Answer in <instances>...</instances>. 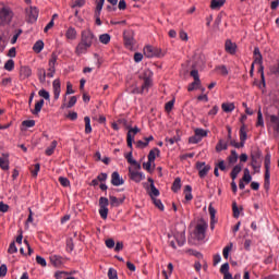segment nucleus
<instances>
[{
    "label": "nucleus",
    "mask_w": 279,
    "mask_h": 279,
    "mask_svg": "<svg viewBox=\"0 0 279 279\" xmlns=\"http://www.w3.org/2000/svg\"><path fill=\"white\" fill-rule=\"evenodd\" d=\"M242 167H241V165H236L233 169H232V171H231V180H236V178L239 177V174L241 173V171H242Z\"/></svg>",
    "instance_id": "obj_30"
},
{
    "label": "nucleus",
    "mask_w": 279,
    "mask_h": 279,
    "mask_svg": "<svg viewBox=\"0 0 279 279\" xmlns=\"http://www.w3.org/2000/svg\"><path fill=\"white\" fill-rule=\"evenodd\" d=\"M50 263L54 267H60V265H62V257L60 255H51Z\"/></svg>",
    "instance_id": "obj_25"
},
{
    "label": "nucleus",
    "mask_w": 279,
    "mask_h": 279,
    "mask_svg": "<svg viewBox=\"0 0 279 279\" xmlns=\"http://www.w3.org/2000/svg\"><path fill=\"white\" fill-rule=\"evenodd\" d=\"M230 145H232V147H235V149H241V147H245V143L242 141H240V143H239L234 140H231Z\"/></svg>",
    "instance_id": "obj_51"
},
{
    "label": "nucleus",
    "mask_w": 279,
    "mask_h": 279,
    "mask_svg": "<svg viewBox=\"0 0 279 279\" xmlns=\"http://www.w3.org/2000/svg\"><path fill=\"white\" fill-rule=\"evenodd\" d=\"M37 75L40 84H45V82H47V70H45V68H39L37 70Z\"/></svg>",
    "instance_id": "obj_20"
},
{
    "label": "nucleus",
    "mask_w": 279,
    "mask_h": 279,
    "mask_svg": "<svg viewBox=\"0 0 279 279\" xmlns=\"http://www.w3.org/2000/svg\"><path fill=\"white\" fill-rule=\"evenodd\" d=\"M220 274L223 275V278L228 275H231L230 274V264H228V263L222 264L220 267Z\"/></svg>",
    "instance_id": "obj_39"
},
{
    "label": "nucleus",
    "mask_w": 279,
    "mask_h": 279,
    "mask_svg": "<svg viewBox=\"0 0 279 279\" xmlns=\"http://www.w3.org/2000/svg\"><path fill=\"white\" fill-rule=\"evenodd\" d=\"M148 182H150V191H149L150 198L155 199L156 197H158V195H160V191L156 189V185L154 184V179L148 178Z\"/></svg>",
    "instance_id": "obj_17"
},
{
    "label": "nucleus",
    "mask_w": 279,
    "mask_h": 279,
    "mask_svg": "<svg viewBox=\"0 0 279 279\" xmlns=\"http://www.w3.org/2000/svg\"><path fill=\"white\" fill-rule=\"evenodd\" d=\"M25 13L28 19V23H36V21H38V8L36 7L26 8Z\"/></svg>",
    "instance_id": "obj_7"
},
{
    "label": "nucleus",
    "mask_w": 279,
    "mask_h": 279,
    "mask_svg": "<svg viewBox=\"0 0 279 279\" xmlns=\"http://www.w3.org/2000/svg\"><path fill=\"white\" fill-rule=\"evenodd\" d=\"M225 49L227 53L234 56L236 53V44L232 43V40L228 39L225 44Z\"/></svg>",
    "instance_id": "obj_14"
},
{
    "label": "nucleus",
    "mask_w": 279,
    "mask_h": 279,
    "mask_svg": "<svg viewBox=\"0 0 279 279\" xmlns=\"http://www.w3.org/2000/svg\"><path fill=\"white\" fill-rule=\"evenodd\" d=\"M138 132H141V130L137 126L129 130L126 135V144L130 149H132V143H134V137L136 136V134H138Z\"/></svg>",
    "instance_id": "obj_9"
},
{
    "label": "nucleus",
    "mask_w": 279,
    "mask_h": 279,
    "mask_svg": "<svg viewBox=\"0 0 279 279\" xmlns=\"http://www.w3.org/2000/svg\"><path fill=\"white\" fill-rule=\"evenodd\" d=\"M144 75L145 76H144V84L142 85V93H145V90H149V88H151V84H153L151 72L147 71V72H145Z\"/></svg>",
    "instance_id": "obj_11"
},
{
    "label": "nucleus",
    "mask_w": 279,
    "mask_h": 279,
    "mask_svg": "<svg viewBox=\"0 0 279 279\" xmlns=\"http://www.w3.org/2000/svg\"><path fill=\"white\" fill-rule=\"evenodd\" d=\"M153 204L156 206V208H159V210H165V205L162 204V201L158 198H151Z\"/></svg>",
    "instance_id": "obj_52"
},
{
    "label": "nucleus",
    "mask_w": 279,
    "mask_h": 279,
    "mask_svg": "<svg viewBox=\"0 0 279 279\" xmlns=\"http://www.w3.org/2000/svg\"><path fill=\"white\" fill-rule=\"evenodd\" d=\"M223 149H228V143L220 140L219 143L216 145V151H223Z\"/></svg>",
    "instance_id": "obj_46"
},
{
    "label": "nucleus",
    "mask_w": 279,
    "mask_h": 279,
    "mask_svg": "<svg viewBox=\"0 0 279 279\" xmlns=\"http://www.w3.org/2000/svg\"><path fill=\"white\" fill-rule=\"evenodd\" d=\"M38 95H39V97H43L44 99H46V101H49V99H50V95H49V92H47L46 89H40L39 92H38Z\"/></svg>",
    "instance_id": "obj_57"
},
{
    "label": "nucleus",
    "mask_w": 279,
    "mask_h": 279,
    "mask_svg": "<svg viewBox=\"0 0 279 279\" xmlns=\"http://www.w3.org/2000/svg\"><path fill=\"white\" fill-rule=\"evenodd\" d=\"M99 215L101 219H108V207H100Z\"/></svg>",
    "instance_id": "obj_58"
},
{
    "label": "nucleus",
    "mask_w": 279,
    "mask_h": 279,
    "mask_svg": "<svg viewBox=\"0 0 279 279\" xmlns=\"http://www.w3.org/2000/svg\"><path fill=\"white\" fill-rule=\"evenodd\" d=\"M232 210H233V217L234 219H239L241 211L239 210V206H236V203H232Z\"/></svg>",
    "instance_id": "obj_53"
},
{
    "label": "nucleus",
    "mask_w": 279,
    "mask_h": 279,
    "mask_svg": "<svg viewBox=\"0 0 279 279\" xmlns=\"http://www.w3.org/2000/svg\"><path fill=\"white\" fill-rule=\"evenodd\" d=\"M201 84L202 82H197V81H194L193 83H191L187 87L189 93H192V90H195V88L199 87Z\"/></svg>",
    "instance_id": "obj_61"
},
{
    "label": "nucleus",
    "mask_w": 279,
    "mask_h": 279,
    "mask_svg": "<svg viewBox=\"0 0 279 279\" xmlns=\"http://www.w3.org/2000/svg\"><path fill=\"white\" fill-rule=\"evenodd\" d=\"M5 71H14V60L10 59L4 64Z\"/></svg>",
    "instance_id": "obj_55"
},
{
    "label": "nucleus",
    "mask_w": 279,
    "mask_h": 279,
    "mask_svg": "<svg viewBox=\"0 0 279 279\" xmlns=\"http://www.w3.org/2000/svg\"><path fill=\"white\" fill-rule=\"evenodd\" d=\"M108 278H109V279H119V277L117 276V271L114 270V268H109V270H108Z\"/></svg>",
    "instance_id": "obj_64"
},
{
    "label": "nucleus",
    "mask_w": 279,
    "mask_h": 279,
    "mask_svg": "<svg viewBox=\"0 0 279 279\" xmlns=\"http://www.w3.org/2000/svg\"><path fill=\"white\" fill-rule=\"evenodd\" d=\"M196 169L198 170L199 178H206L210 171V166L206 165V162H197Z\"/></svg>",
    "instance_id": "obj_10"
},
{
    "label": "nucleus",
    "mask_w": 279,
    "mask_h": 279,
    "mask_svg": "<svg viewBox=\"0 0 279 279\" xmlns=\"http://www.w3.org/2000/svg\"><path fill=\"white\" fill-rule=\"evenodd\" d=\"M190 75H191V77L194 78V82H202V81L199 80V72H198L197 70H192V71L190 72Z\"/></svg>",
    "instance_id": "obj_62"
},
{
    "label": "nucleus",
    "mask_w": 279,
    "mask_h": 279,
    "mask_svg": "<svg viewBox=\"0 0 279 279\" xmlns=\"http://www.w3.org/2000/svg\"><path fill=\"white\" fill-rule=\"evenodd\" d=\"M232 247H233L232 243H229L227 246L223 247L222 255H223V258H226V260H228L230 256V252H232Z\"/></svg>",
    "instance_id": "obj_36"
},
{
    "label": "nucleus",
    "mask_w": 279,
    "mask_h": 279,
    "mask_svg": "<svg viewBox=\"0 0 279 279\" xmlns=\"http://www.w3.org/2000/svg\"><path fill=\"white\" fill-rule=\"evenodd\" d=\"M180 189H182V180L180 178H177L172 183V191L173 193H178Z\"/></svg>",
    "instance_id": "obj_33"
},
{
    "label": "nucleus",
    "mask_w": 279,
    "mask_h": 279,
    "mask_svg": "<svg viewBox=\"0 0 279 279\" xmlns=\"http://www.w3.org/2000/svg\"><path fill=\"white\" fill-rule=\"evenodd\" d=\"M52 88H53V97L56 100L60 99V93H61V84L60 78H56L52 82Z\"/></svg>",
    "instance_id": "obj_13"
},
{
    "label": "nucleus",
    "mask_w": 279,
    "mask_h": 279,
    "mask_svg": "<svg viewBox=\"0 0 279 279\" xmlns=\"http://www.w3.org/2000/svg\"><path fill=\"white\" fill-rule=\"evenodd\" d=\"M129 177L133 182H141L142 180H145V174L143 172H138L137 169L129 168Z\"/></svg>",
    "instance_id": "obj_8"
},
{
    "label": "nucleus",
    "mask_w": 279,
    "mask_h": 279,
    "mask_svg": "<svg viewBox=\"0 0 279 279\" xmlns=\"http://www.w3.org/2000/svg\"><path fill=\"white\" fill-rule=\"evenodd\" d=\"M257 128H265V120L263 119V111L260 108L257 111V122H256Z\"/></svg>",
    "instance_id": "obj_32"
},
{
    "label": "nucleus",
    "mask_w": 279,
    "mask_h": 279,
    "mask_svg": "<svg viewBox=\"0 0 279 279\" xmlns=\"http://www.w3.org/2000/svg\"><path fill=\"white\" fill-rule=\"evenodd\" d=\"M84 121H85V134H90V132H93V126H90V118L85 117Z\"/></svg>",
    "instance_id": "obj_42"
},
{
    "label": "nucleus",
    "mask_w": 279,
    "mask_h": 279,
    "mask_svg": "<svg viewBox=\"0 0 279 279\" xmlns=\"http://www.w3.org/2000/svg\"><path fill=\"white\" fill-rule=\"evenodd\" d=\"M99 41L102 45H108L110 43V34L106 33L99 36Z\"/></svg>",
    "instance_id": "obj_45"
},
{
    "label": "nucleus",
    "mask_w": 279,
    "mask_h": 279,
    "mask_svg": "<svg viewBox=\"0 0 279 279\" xmlns=\"http://www.w3.org/2000/svg\"><path fill=\"white\" fill-rule=\"evenodd\" d=\"M0 168L3 169V171H8L10 169V160L8 159V155H2V157H0Z\"/></svg>",
    "instance_id": "obj_19"
},
{
    "label": "nucleus",
    "mask_w": 279,
    "mask_h": 279,
    "mask_svg": "<svg viewBox=\"0 0 279 279\" xmlns=\"http://www.w3.org/2000/svg\"><path fill=\"white\" fill-rule=\"evenodd\" d=\"M43 49H45V43L43 40H37L33 46V51H35V53H40Z\"/></svg>",
    "instance_id": "obj_27"
},
{
    "label": "nucleus",
    "mask_w": 279,
    "mask_h": 279,
    "mask_svg": "<svg viewBox=\"0 0 279 279\" xmlns=\"http://www.w3.org/2000/svg\"><path fill=\"white\" fill-rule=\"evenodd\" d=\"M109 199H110V205L116 208L121 206V204H123V202H125V197L118 198L117 196H110Z\"/></svg>",
    "instance_id": "obj_23"
},
{
    "label": "nucleus",
    "mask_w": 279,
    "mask_h": 279,
    "mask_svg": "<svg viewBox=\"0 0 279 279\" xmlns=\"http://www.w3.org/2000/svg\"><path fill=\"white\" fill-rule=\"evenodd\" d=\"M240 141L245 143L247 141V128L243 124L240 129Z\"/></svg>",
    "instance_id": "obj_31"
},
{
    "label": "nucleus",
    "mask_w": 279,
    "mask_h": 279,
    "mask_svg": "<svg viewBox=\"0 0 279 279\" xmlns=\"http://www.w3.org/2000/svg\"><path fill=\"white\" fill-rule=\"evenodd\" d=\"M126 161L129 162V165H133V167H135V169H141V163L136 162V160L132 157V151L128 153L125 155Z\"/></svg>",
    "instance_id": "obj_24"
},
{
    "label": "nucleus",
    "mask_w": 279,
    "mask_h": 279,
    "mask_svg": "<svg viewBox=\"0 0 279 279\" xmlns=\"http://www.w3.org/2000/svg\"><path fill=\"white\" fill-rule=\"evenodd\" d=\"M206 230H208V223H206V221L201 220L197 222L194 230L195 239H197V241H204V239H206Z\"/></svg>",
    "instance_id": "obj_3"
},
{
    "label": "nucleus",
    "mask_w": 279,
    "mask_h": 279,
    "mask_svg": "<svg viewBox=\"0 0 279 279\" xmlns=\"http://www.w3.org/2000/svg\"><path fill=\"white\" fill-rule=\"evenodd\" d=\"M124 47L126 49H134L136 41L134 40V33L132 31H124L123 33Z\"/></svg>",
    "instance_id": "obj_6"
},
{
    "label": "nucleus",
    "mask_w": 279,
    "mask_h": 279,
    "mask_svg": "<svg viewBox=\"0 0 279 279\" xmlns=\"http://www.w3.org/2000/svg\"><path fill=\"white\" fill-rule=\"evenodd\" d=\"M264 167H265V169H271V155L270 154H267L265 156Z\"/></svg>",
    "instance_id": "obj_48"
},
{
    "label": "nucleus",
    "mask_w": 279,
    "mask_h": 279,
    "mask_svg": "<svg viewBox=\"0 0 279 279\" xmlns=\"http://www.w3.org/2000/svg\"><path fill=\"white\" fill-rule=\"evenodd\" d=\"M221 108H222L223 112H233L235 107H234V102H231V104L223 102L221 105Z\"/></svg>",
    "instance_id": "obj_38"
},
{
    "label": "nucleus",
    "mask_w": 279,
    "mask_h": 279,
    "mask_svg": "<svg viewBox=\"0 0 279 279\" xmlns=\"http://www.w3.org/2000/svg\"><path fill=\"white\" fill-rule=\"evenodd\" d=\"M22 34H23V29H16L15 34L11 39V45H16V40H19V36H21Z\"/></svg>",
    "instance_id": "obj_50"
},
{
    "label": "nucleus",
    "mask_w": 279,
    "mask_h": 279,
    "mask_svg": "<svg viewBox=\"0 0 279 279\" xmlns=\"http://www.w3.org/2000/svg\"><path fill=\"white\" fill-rule=\"evenodd\" d=\"M229 163L234 165L236 160H239V154H236V150H231V155L228 157Z\"/></svg>",
    "instance_id": "obj_41"
},
{
    "label": "nucleus",
    "mask_w": 279,
    "mask_h": 279,
    "mask_svg": "<svg viewBox=\"0 0 279 279\" xmlns=\"http://www.w3.org/2000/svg\"><path fill=\"white\" fill-rule=\"evenodd\" d=\"M242 180L243 182H245V184H250L252 182V174H250V169L247 168L244 169V174Z\"/></svg>",
    "instance_id": "obj_40"
},
{
    "label": "nucleus",
    "mask_w": 279,
    "mask_h": 279,
    "mask_svg": "<svg viewBox=\"0 0 279 279\" xmlns=\"http://www.w3.org/2000/svg\"><path fill=\"white\" fill-rule=\"evenodd\" d=\"M93 45H97V36L90 28L81 32V40L75 48L76 56H84Z\"/></svg>",
    "instance_id": "obj_1"
},
{
    "label": "nucleus",
    "mask_w": 279,
    "mask_h": 279,
    "mask_svg": "<svg viewBox=\"0 0 279 279\" xmlns=\"http://www.w3.org/2000/svg\"><path fill=\"white\" fill-rule=\"evenodd\" d=\"M59 183L61 184V186H71V181H69V179L64 178V177H60L59 178Z\"/></svg>",
    "instance_id": "obj_59"
},
{
    "label": "nucleus",
    "mask_w": 279,
    "mask_h": 279,
    "mask_svg": "<svg viewBox=\"0 0 279 279\" xmlns=\"http://www.w3.org/2000/svg\"><path fill=\"white\" fill-rule=\"evenodd\" d=\"M174 104H175V100H174V99L168 101V102L165 105V110H166V112H171V110H173Z\"/></svg>",
    "instance_id": "obj_60"
},
{
    "label": "nucleus",
    "mask_w": 279,
    "mask_h": 279,
    "mask_svg": "<svg viewBox=\"0 0 279 279\" xmlns=\"http://www.w3.org/2000/svg\"><path fill=\"white\" fill-rule=\"evenodd\" d=\"M270 178H271V174L269 173V169H265V182H264L265 189H269Z\"/></svg>",
    "instance_id": "obj_49"
},
{
    "label": "nucleus",
    "mask_w": 279,
    "mask_h": 279,
    "mask_svg": "<svg viewBox=\"0 0 279 279\" xmlns=\"http://www.w3.org/2000/svg\"><path fill=\"white\" fill-rule=\"evenodd\" d=\"M65 37L68 40H75L77 38V31L74 27H69L65 32Z\"/></svg>",
    "instance_id": "obj_21"
},
{
    "label": "nucleus",
    "mask_w": 279,
    "mask_h": 279,
    "mask_svg": "<svg viewBox=\"0 0 279 279\" xmlns=\"http://www.w3.org/2000/svg\"><path fill=\"white\" fill-rule=\"evenodd\" d=\"M104 3H106V0H99L96 4V11L95 16H101V10H104Z\"/></svg>",
    "instance_id": "obj_37"
},
{
    "label": "nucleus",
    "mask_w": 279,
    "mask_h": 279,
    "mask_svg": "<svg viewBox=\"0 0 279 279\" xmlns=\"http://www.w3.org/2000/svg\"><path fill=\"white\" fill-rule=\"evenodd\" d=\"M225 3L226 0H211L210 8L211 10H219L220 8H223Z\"/></svg>",
    "instance_id": "obj_26"
},
{
    "label": "nucleus",
    "mask_w": 279,
    "mask_h": 279,
    "mask_svg": "<svg viewBox=\"0 0 279 279\" xmlns=\"http://www.w3.org/2000/svg\"><path fill=\"white\" fill-rule=\"evenodd\" d=\"M174 241L178 243L179 247H182L186 243V235L184 232H178L173 235Z\"/></svg>",
    "instance_id": "obj_15"
},
{
    "label": "nucleus",
    "mask_w": 279,
    "mask_h": 279,
    "mask_svg": "<svg viewBox=\"0 0 279 279\" xmlns=\"http://www.w3.org/2000/svg\"><path fill=\"white\" fill-rule=\"evenodd\" d=\"M58 147V141H52L50 146L46 149V156H53V151Z\"/></svg>",
    "instance_id": "obj_29"
},
{
    "label": "nucleus",
    "mask_w": 279,
    "mask_h": 279,
    "mask_svg": "<svg viewBox=\"0 0 279 279\" xmlns=\"http://www.w3.org/2000/svg\"><path fill=\"white\" fill-rule=\"evenodd\" d=\"M22 125H24V128H34V125H36V121L35 120H25L22 122Z\"/></svg>",
    "instance_id": "obj_63"
},
{
    "label": "nucleus",
    "mask_w": 279,
    "mask_h": 279,
    "mask_svg": "<svg viewBox=\"0 0 279 279\" xmlns=\"http://www.w3.org/2000/svg\"><path fill=\"white\" fill-rule=\"evenodd\" d=\"M56 62H58V54L57 53H52L51 58L48 62V66L51 69H56Z\"/></svg>",
    "instance_id": "obj_44"
},
{
    "label": "nucleus",
    "mask_w": 279,
    "mask_h": 279,
    "mask_svg": "<svg viewBox=\"0 0 279 279\" xmlns=\"http://www.w3.org/2000/svg\"><path fill=\"white\" fill-rule=\"evenodd\" d=\"M216 71L220 73V75H228V68L226 65H218L216 66Z\"/></svg>",
    "instance_id": "obj_54"
},
{
    "label": "nucleus",
    "mask_w": 279,
    "mask_h": 279,
    "mask_svg": "<svg viewBox=\"0 0 279 279\" xmlns=\"http://www.w3.org/2000/svg\"><path fill=\"white\" fill-rule=\"evenodd\" d=\"M110 201L107 197L101 196L99 198V208H108Z\"/></svg>",
    "instance_id": "obj_47"
},
{
    "label": "nucleus",
    "mask_w": 279,
    "mask_h": 279,
    "mask_svg": "<svg viewBox=\"0 0 279 279\" xmlns=\"http://www.w3.org/2000/svg\"><path fill=\"white\" fill-rule=\"evenodd\" d=\"M13 17L14 13L12 12V9L7 7L5 4H0V21L4 25H10V23H12Z\"/></svg>",
    "instance_id": "obj_2"
},
{
    "label": "nucleus",
    "mask_w": 279,
    "mask_h": 279,
    "mask_svg": "<svg viewBox=\"0 0 279 279\" xmlns=\"http://www.w3.org/2000/svg\"><path fill=\"white\" fill-rule=\"evenodd\" d=\"M194 132H195L196 136L201 140L208 136V131H206L204 129H196Z\"/></svg>",
    "instance_id": "obj_43"
},
{
    "label": "nucleus",
    "mask_w": 279,
    "mask_h": 279,
    "mask_svg": "<svg viewBox=\"0 0 279 279\" xmlns=\"http://www.w3.org/2000/svg\"><path fill=\"white\" fill-rule=\"evenodd\" d=\"M144 56L146 58H162L165 53H162V50L160 48H156L154 46H146L144 47Z\"/></svg>",
    "instance_id": "obj_5"
},
{
    "label": "nucleus",
    "mask_w": 279,
    "mask_h": 279,
    "mask_svg": "<svg viewBox=\"0 0 279 279\" xmlns=\"http://www.w3.org/2000/svg\"><path fill=\"white\" fill-rule=\"evenodd\" d=\"M20 75L23 80H27V77H31L32 76V69L29 66H22L20 69Z\"/></svg>",
    "instance_id": "obj_18"
},
{
    "label": "nucleus",
    "mask_w": 279,
    "mask_h": 279,
    "mask_svg": "<svg viewBox=\"0 0 279 279\" xmlns=\"http://www.w3.org/2000/svg\"><path fill=\"white\" fill-rule=\"evenodd\" d=\"M253 58V64H263V54L260 53V49L258 47L254 48Z\"/></svg>",
    "instance_id": "obj_16"
},
{
    "label": "nucleus",
    "mask_w": 279,
    "mask_h": 279,
    "mask_svg": "<svg viewBox=\"0 0 279 279\" xmlns=\"http://www.w3.org/2000/svg\"><path fill=\"white\" fill-rule=\"evenodd\" d=\"M265 117L268 128H272V130L279 134V112L277 116L266 112Z\"/></svg>",
    "instance_id": "obj_4"
},
{
    "label": "nucleus",
    "mask_w": 279,
    "mask_h": 279,
    "mask_svg": "<svg viewBox=\"0 0 279 279\" xmlns=\"http://www.w3.org/2000/svg\"><path fill=\"white\" fill-rule=\"evenodd\" d=\"M251 167L256 169V165H258V160H260V151H255L251 155Z\"/></svg>",
    "instance_id": "obj_22"
},
{
    "label": "nucleus",
    "mask_w": 279,
    "mask_h": 279,
    "mask_svg": "<svg viewBox=\"0 0 279 279\" xmlns=\"http://www.w3.org/2000/svg\"><path fill=\"white\" fill-rule=\"evenodd\" d=\"M36 263L37 265H40L41 267H47V260L45 259V257L37 255L36 256Z\"/></svg>",
    "instance_id": "obj_56"
},
{
    "label": "nucleus",
    "mask_w": 279,
    "mask_h": 279,
    "mask_svg": "<svg viewBox=\"0 0 279 279\" xmlns=\"http://www.w3.org/2000/svg\"><path fill=\"white\" fill-rule=\"evenodd\" d=\"M192 191H193V187H191V185H185L184 187L185 202H191V199H193Z\"/></svg>",
    "instance_id": "obj_28"
},
{
    "label": "nucleus",
    "mask_w": 279,
    "mask_h": 279,
    "mask_svg": "<svg viewBox=\"0 0 279 279\" xmlns=\"http://www.w3.org/2000/svg\"><path fill=\"white\" fill-rule=\"evenodd\" d=\"M156 154H157V156L160 155V149L159 148H154L149 151V154H148L149 162H154L156 160Z\"/></svg>",
    "instance_id": "obj_35"
},
{
    "label": "nucleus",
    "mask_w": 279,
    "mask_h": 279,
    "mask_svg": "<svg viewBox=\"0 0 279 279\" xmlns=\"http://www.w3.org/2000/svg\"><path fill=\"white\" fill-rule=\"evenodd\" d=\"M111 184L113 186H123V184H125V181L123 180V178H121L119 172L114 171L111 174Z\"/></svg>",
    "instance_id": "obj_12"
},
{
    "label": "nucleus",
    "mask_w": 279,
    "mask_h": 279,
    "mask_svg": "<svg viewBox=\"0 0 279 279\" xmlns=\"http://www.w3.org/2000/svg\"><path fill=\"white\" fill-rule=\"evenodd\" d=\"M45 106V99H40L35 104V109L32 111L33 114H38L43 107Z\"/></svg>",
    "instance_id": "obj_34"
}]
</instances>
